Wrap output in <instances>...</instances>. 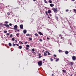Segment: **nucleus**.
I'll list each match as a JSON object with an SVG mask.
<instances>
[{
  "instance_id": "obj_35",
  "label": "nucleus",
  "mask_w": 76,
  "mask_h": 76,
  "mask_svg": "<svg viewBox=\"0 0 76 76\" xmlns=\"http://www.w3.org/2000/svg\"><path fill=\"white\" fill-rule=\"evenodd\" d=\"M19 35V34H16V36H18Z\"/></svg>"
},
{
  "instance_id": "obj_55",
  "label": "nucleus",
  "mask_w": 76,
  "mask_h": 76,
  "mask_svg": "<svg viewBox=\"0 0 76 76\" xmlns=\"http://www.w3.org/2000/svg\"><path fill=\"white\" fill-rule=\"evenodd\" d=\"M20 31V30H19V29L17 30V31Z\"/></svg>"
},
{
  "instance_id": "obj_24",
  "label": "nucleus",
  "mask_w": 76,
  "mask_h": 76,
  "mask_svg": "<svg viewBox=\"0 0 76 76\" xmlns=\"http://www.w3.org/2000/svg\"><path fill=\"white\" fill-rule=\"evenodd\" d=\"M29 40H30V41H32V38L30 37L29 38Z\"/></svg>"
},
{
  "instance_id": "obj_61",
  "label": "nucleus",
  "mask_w": 76,
  "mask_h": 76,
  "mask_svg": "<svg viewBox=\"0 0 76 76\" xmlns=\"http://www.w3.org/2000/svg\"><path fill=\"white\" fill-rule=\"evenodd\" d=\"M75 0H71V1H75Z\"/></svg>"
},
{
  "instance_id": "obj_62",
  "label": "nucleus",
  "mask_w": 76,
  "mask_h": 76,
  "mask_svg": "<svg viewBox=\"0 0 76 76\" xmlns=\"http://www.w3.org/2000/svg\"><path fill=\"white\" fill-rule=\"evenodd\" d=\"M16 30H15V32H16Z\"/></svg>"
},
{
  "instance_id": "obj_12",
  "label": "nucleus",
  "mask_w": 76,
  "mask_h": 76,
  "mask_svg": "<svg viewBox=\"0 0 76 76\" xmlns=\"http://www.w3.org/2000/svg\"><path fill=\"white\" fill-rule=\"evenodd\" d=\"M65 53L66 54H69V52L68 51H66L65 52Z\"/></svg>"
},
{
  "instance_id": "obj_8",
  "label": "nucleus",
  "mask_w": 76,
  "mask_h": 76,
  "mask_svg": "<svg viewBox=\"0 0 76 76\" xmlns=\"http://www.w3.org/2000/svg\"><path fill=\"white\" fill-rule=\"evenodd\" d=\"M38 33L39 34L41 35H43V34L42 33H41V32L40 31H39L38 32Z\"/></svg>"
},
{
  "instance_id": "obj_27",
  "label": "nucleus",
  "mask_w": 76,
  "mask_h": 76,
  "mask_svg": "<svg viewBox=\"0 0 76 76\" xmlns=\"http://www.w3.org/2000/svg\"><path fill=\"white\" fill-rule=\"evenodd\" d=\"M12 45H13V47H15V44L14 43H13L12 44Z\"/></svg>"
},
{
  "instance_id": "obj_41",
  "label": "nucleus",
  "mask_w": 76,
  "mask_h": 76,
  "mask_svg": "<svg viewBox=\"0 0 76 76\" xmlns=\"http://www.w3.org/2000/svg\"><path fill=\"white\" fill-rule=\"evenodd\" d=\"M32 51H35V49H34V48L33 49H32Z\"/></svg>"
},
{
  "instance_id": "obj_49",
  "label": "nucleus",
  "mask_w": 76,
  "mask_h": 76,
  "mask_svg": "<svg viewBox=\"0 0 76 76\" xmlns=\"http://www.w3.org/2000/svg\"><path fill=\"white\" fill-rule=\"evenodd\" d=\"M63 38H64V37H61V39H63Z\"/></svg>"
},
{
  "instance_id": "obj_40",
  "label": "nucleus",
  "mask_w": 76,
  "mask_h": 76,
  "mask_svg": "<svg viewBox=\"0 0 76 76\" xmlns=\"http://www.w3.org/2000/svg\"><path fill=\"white\" fill-rule=\"evenodd\" d=\"M41 57H42V56H39V58H41Z\"/></svg>"
},
{
  "instance_id": "obj_13",
  "label": "nucleus",
  "mask_w": 76,
  "mask_h": 76,
  "mask_svg": "<svg viewBox=\"0 0 76 76\" xmlns=\"http://www.w3.org/2000/svg\"><path fill=\"white\" fill-rule=\"evenodd\" d=\"M22 47L21 46H19V49H22Z\"/></svg>"
},
{
  "instance_id": "obj_48",
  "label": "nucleus",
  "mask_w": 76,
  "mask_h": 76,
  "mask_svg": "<svg viewBox=\"0 0 76 76\" xmlns=\"http://www.w3.org/2000/svg\"><path fill=\"white\" fill-rule=\"evenodd\" d=\"M9 25L10 26H12V24L11 23H10Z\"/></svg>"
},
{
  "instance_id": "obj_53",
  "label": "nucleus",
  "mask_w": 76,
  "mask_h": 76,
  "mask_svg": "<svg viewBox=\"0 0 76 76\" xmlns=\"http://www.w3.org/2000/svg\"><path fill=\"white\" fill-rule=\"evenodd\" d=\"M68 11H69V10H66V12H68Z\"/></svg>"
},
{
  "instance_id": "obj_16",
  "label": "nucleus",
  "mask_w": 76,
  "mask_h": 76,
  "mask_svg": "<svg viewBox=\"0 0 76 76\" xmlns=\"http://www.w3.org/2000/svg\"><path fill=\"white\" fill-rule=\"evenodd\" d=\"M9 46H10V47H11V46H12V43H9Z\"/></svg>"
},
{
  "instance_id": "obj_47",
  "label": "nucleus",
  "mask_w": 76,
  "mask_h": 76,
  "mask_svg": "<svg viewBox=\"0 0 76 76\" xmlns=\"http://www.w3.org/2000/svg\"><path fill=\"white\" fill-rule=\"evenodd\" d=\"M59 37H62V35L61 34H60L59 35Z\"/></svg>"
},
{
  "instance_id": "obj_39",
  "label": "nucleus",
  "mask_w": 76,
  "mask_h": 76,
  "mask_svg": "<svg viewBox=\"0 0 76 76\" xmlns=\"http://www.w3.org/2000/svg\"><path fill=\"white\" fill-rule=\"evenodd\" d=\"M5 23H6V24H7L8 23H9V22H7V21H5Z\"/></svg>"
},
{
  "instance_id": "obj_60",
  "label": "nucleus",
  "mask_w": 76,
  "mask_h": 76,
  "mask_svg": "<svg viewBox=\"0 0 76 76\" xmlns=\"http://www.w3.org/2000/svg\"><path fill=\"white\" fill-rule=\"evenodd\" d=\"M33 1H36V0H33Z\"/></svg>"
},
{
  "instance_id": "obj_29",
  "label": "nucleus",
  "mask_w": 76,
  "mask_h": 76,
  "mask_svg": "<svg viewBox=\"0 0 76 76\" xmlns=\"http://www.w3.org/2000/svg\"><path fill=\"white\" fill-rule=\"evenodd\" d=\"M73 10L74 11L75 13H76V9H74Z\"/></svg>"
},
{
  "instance_id": "obj_54",
  "label": "nucleus",
  "mask_w": 76,
  "mask_h": 76,
  "mask_svg": "<svg viewBox=\"0 0 76 76\" xmlns=\"http://www.w3.org/2000/svg\"><path fill=\"white\" fill-rule=\"evenodd\" d=\"M48 51H45V53H48Z\"/></svg>"
},
{
  "instance_id": "obj_30",
  "label": "nucleus",
  "mask_w": 76,
  "mask_h": 76,
  "mask_svg": "<svg viewBox=\"0 0 76 76\" xmlns=\"http://www.w3.org/2000/svg\"><path fill=\"white\" fill-rule=\"evenodd\" d=\"M29 34H26V36H27V37H28V36H29Z\"/></svg>"
},
{
  "instance_id": "obj_44",
  "label": "nucleus",
  "mask_w": 76,
  "mask_h": 76,
  "mask_svg": "<svg viewBox=\"0 0 76 76\" xmlns=\"http://www.w3.org/2000/svg\"><path fill=\"white\" fill-rule=\"evenodd\" d=\"M15 45H17V46H19V44H15Z\"/></svg>"
},
{
  "instance_id": "obj_43",
  "label": "nucleus",
  "mask_w": 76,
  "mask_h": 76,
  "mask_svg": "<svg viewBox=\"0 0 76 76\" xmlns=\"http://www.w3.org/2000/svg\"><path fill=\"white\" fill-rule=\"evenodd\" d=\"M21 42V44H23V42H21L20 41H19V42Z\"/></svg>"
},
{
  "instance_id": "obj_56",
  "label": "nucleus",
  "mask_w": 76,
  "mask_h": 76,
  "mask_svg": "<svg viewBox=\"0 0 76 76\" xmlns=\"http://www.w3.org/2000/svg\"><path fill=\"white\" fill-rule=\"evenodd\" d=\"M15 42H17V41H18L16 40H15Z\"/></svg>"
},
{
  "instance_id": "obj_20",
  "label": "nucleus",
  "mask_w": 76,
  "mask_h": 76,
  "mask_svg": "<svg viewBox=\"0 0 76 76\" xmlns=\"http://www.w3.org/2000/svg\"><path fill=\"white\" fill-rule=\"evenodd\" d=\"M35 35L37 37H38V34H37L36 33L35 34Z\"/></svg>"
},
{
  "instance_id": "obj_6",
  "label": "nucleus",
  "mask_w": 76,
  "mask_h": 76,
  "mask_svg": "<svg viewBox=\"0 0 76 76\" xmlns=\"http://www.w3.org/2000/svg\"><path fill=\"white\" fill-rule=\"evenodd\" d=\"M23 25L21 24V25H20V29H23Z\"/></svg>"
},
{
  "instance_id": "obj_26",
  "label": "nucleus",
  "mask_w": 76,
  "mask_h": 76,
  "mask_svg": "<svg viewBox=\"0 0 76 76\" xmlns=\"http://www.w3.org/2000/svg\"><path fill=\"white\" fill-rule=\"evenodd\" d=\"M39 40L41 42H42V39H39Z\"/></svg>"
},
{
  "instance_id": "obj_38",
  "label": "nucleus",
  "mask_w": 76,
  "mask_h": 76,
  "mask_svg": "<svg viewBox=\"0 0 76 76\" xmlns=\"http://www.w3.org/2000/svg\"><path fill=\"white\" fill-rule=\"evenodd\" d=\"M32 53H33V54H35V52H34V51H32Z\"/></svg>"
},
{
  "instance_id": "obj_17",
  "label": "nucleus",
  "mask_w": 76,
  "mask_h": 76,
  "mask_svg": "<svg viewBox=\"0 0 76 76\" xmlns=\"http://www.w3.org/2000/svg\"><path fill=\"white\" fill-rule=\"evenodd\" d=\"M44 1L45 3H46V4H48V2H47V1L46 0H44Z\"/></svg>"
},
{
  "instance_id": "obj_33",
  "label": "nucleus",
  "mask_w": 76,
  "mask_h": 76,
  "mask_svg": "<svg viewBox=\"0 0 76 76\" xmlns=\"http://www.w3.org/2000/svg\"><path fill=\"white\" fill-rule=\"evenodd\" d=\"M45 12L46 13V15H48V13H47V12L45 11Z\"/></svg>"
},
{
  "instance_id": "obj_18",
  "label": "nucleus",
  "mask_w": 76,
  "mask_h": 76,
  "mask_svg": "<svg viewBox=\"0 0 76 76\" xmlns=\"http://www.w3.org/2000/svg\"><path fill=\"white\" fill-rule=\"evenodd\" d=\"M59 60V58H57L56 60V61H58Z\"/></svg>"
},
{
  "instance_id": "obj_58",
  "label": "nucleus",
  "mask_w": 76,
  "mask_h": 76,
  "mask_svg": "<svg viewBox=\"0 0 76 76\" xmlns=\"http://www.w3.org/2000/svg\"><path fill=\"white\" fill-rule=\"evenodd\" d=\"M39 56H41V54H40V53L39 54Z\"/></svg>"
},
{
  "instance_id": "obj_28",
  "label": "nucleus",
  "mask_w": 76,
  "mask_h": 76,
  "mask_svg": "<svg viewBox=\"0 0 76 76\" xmlns=\"http://www.w3.org/2000/svg\"><path fill=\"white\" fill-rule=\"evenodd\" d=\"M7 31H4V33H7Z\"/></svg>"
},
{
  "instance_id": "obj_52",
  "label": "nucleus",
  "mask_w": 76,
  "mask_h": 76,
  "mask_svg": "<svg viewBox=\"0 0 76 76\" xmlns=\"http://www.w3.org/2000/svg\"><path fill=\"white\" fill-rule=\"evenodd\" d=\"M50 16H52V15H51L50 13H49Z\"/></svg>"
},
{
  "instance_id": "obj_37",
  "label": "nucleus",
  "mask_w": 76,
  "mask_h": 76,
  "mask_svg": "<svg viewBox=\"0 0 76 76\" xmlns=\"http://www.w3.org/2000/svg\"><path fill=\"white\" fill-rule=\"evenodd\" d=\"M24 44H28V42H24Z\"/></svg>"
},
{
  "instance_id": "obj_23",
  "label": "nucleus",
  "mask_w": 76,
  "mask_h": 76,
  "mask_svg": "<svg viewBox=\"0 0 76 76\" xmlns=\"http://www.w3.org/2000/svg\"><path fill=\"white\" fill-rule=\"evenodd\" d=\"M26 47H28V48H29L30 46H29V45H26Z\"/></svg>"
},
{
  "instance_id": "obj_10",
  "label": "nucleus",
  "mask_w": 76,
  "mask_h": 76,
  "mask_svg": "<svg viewBox=\"0 0 76 76\" xmlns=\"http://www.w3.org/2000/svg\"><path fill=\"white\" fill-rule=\"evenodd\" d=\"M50 7H53V6H54V4H50Z\"/></svg>"
},
{
  "instance_id": "obj_36",
  "label": "nucleus",
  "mask_w": 76,
  "mask_h": 76,
  "mask_svg": "<svg viewBox=\"0 0 76 76\" xmlns=\"http://www.w3.org/2000/svg\"><path fill=\"white\" fill-rule=\"evenodd\" d=\"M12 36H13V35L12 34H11L10 36V37H12Z\"/></svg>"
},
{
  "instance_id": "obj_4",
  "label": "nucleus",
  "mask_w": 76,
  "mask_h": 76,
  "mask_svg": "<svg viewBox=\"0 0 76 76\" xmlns=\"http://www.w3.org/2000/svg\"><path fill=\"white\" fill-rule=\"evenodd\" d=\"M72 58L73 60L74 61H75V60H76V57L73 56H72Z\"/></svg>"
},
{
  "instance_id": "obj_25",
  "label": "nucleus",
  "mask_w": 76,
  "mask_h": 76,
  "mask_svg": "<svg viewBox=\"0 0 76 76\" xmlns=\"http://www.w3.org/2000/svg\"><path fill=\"white\" fill-rule=\"evenodd\" d=\"M15 38H12V41H14V40H15Z\"/></svg>"
},
{
  "instance_id": "obj_46",
  "label": "nucleus",
  "mask_w": 76,
  "mask_h": 76,
  "mask_svg": "<svg viewBox=\"0 0 76 76\" xmlns=\"http://www.w3.org/2000/svg\"><path fill=\"white\" fill-rule=\"evenodd\" d=\"M47 39L48 40H49L50 39V38L48 37H47Z\"/></svg>"
},
{
  "instance_id": "obj_63",
  "label": "nucleus",
  "mask_w": 76,
  "mask_h": 76,
  "mask_svg": "<svg viewBox=\"0 0 76 76\" xmlns=\"http://www.w3.org/2000/svg\"><path fill=\"white\" fill-rule=\"evenodd\" d=\"M52 76H54V74H52Z\"/></svg>"
},
{
  "instance_id": "obj_51",
  "label": "nucleus",
  "mask_w": 76,
  "mask_h": 76,
  "mask_svg": "<svg viewBox=\"0 0 76 76\" xmlns=\"http://www.w3.org/2000/svg\"><path fill=\"white\" fill-rule=\"evenodd\" d=\"M26 50H29V48H26Z\"/></svg>"
},
{
  "instance_id": "obj_14",
  "label": "nucleus",
  "mask_w": 76,
  "mask_h": 76,
  "mask_svg": "<svg viewBox=\"0 0 76 76\" xmlns=\"http://www.w3.org/2000/svg\"><path fill=\"white\" fill-rule=\"evenodd\" d=\"M62 72H65V73H67V72H66V71L64 69H63L62 70Z\"/></svg>"
},
{
  "instance_id": "obj_34",
  "label": "nucleus",
  "mask_w": 76,
  "mask_h": 76,
  "mask_svg": "<svg viewBox=\"0 0 76 76\" xmlns=\"http://www.w3.org/2000/svg\"><path fill=\"white\" fill-rule=\"evenodd\" d=\"M48 55H49V56H50L51 55V54H50V53L49 52H48Z\"/></svg>"
},
{
  "instance_id": "obj_2",
  "label": "nucleus",
  "mask_w": 76,
  "mask_h": 76,
  "mask_svg": "<svg viewBox=\"0 0 76 76\" xmlns=\"http://www.w3.org/2000/svg\"><path fill=\"white\" fill-rule=\"evenodd\" d=\"M38 64L39 66H41L42 65V61H40L39 62H38Z\"/></svg>"
},
{
  "instance_id": "obj_7",
  "label": "nucleus",
  "mask_w": 76,
  "mask_h": 76,
  "mask_svg": "<svg viewBox=\"0 0 76 76\" xmlns=\"http://www.w3.org/2000/svg\"><path fill=\"white\" fill-rule=\"evenodd\" d=\"M27 32V31L26 30H24L23 31V32L24 34H25L26 33V32Z\"/></svg>"
},
{
  "instance_id": "obj_31",
  "label": "nucleus",
  "mask_w": 76,
  "mask_h": 76,
  "mask_svg": "<svg viewBox=\"0 0 76 76\" xmlns=\"http://www.w3.org/2000/svg\"><path fill=\"white\" fill-rule=\"evenodd\" d=\"M50 59L51 61H53V59L52 58H50Z\"/></svg>"
},
{
  "instance_id": "obj_5",
  "label": "nucleus",
  "mask_w": 76,
  "mask_h": 76,
  "mask_svg": "<svg viewBox=\"0 0 76 76\" xmlns=\"http://www.w3.org/2000/svg\"><path fill=\"white\" fill-rule=\"evenodd\" d=\"M4 26H6L7 28H10V27H9V25L4 24Z\"/></svg>"
},
{
  "instance_id": "obj_3",
  "label": "nucleus",
  "mask_w": 76,
  "mask_h": 76,
  "mask_svg": "<svg viewBox=\"0 0 76 76\" xmlns=\"http://www.w3.org/2000/svg\"><path fill=\"white\" fill-rule=\"evenodd\" d=\"M14 28H13L15 30H17V29H18L17 28H18V26H17V25H15L14 26Z\"/></svg>"
},
{
  "instance_id": "obj_32",
  "label": "nucleus",
  "mask_w": 76,
  "mask_h": 76,
  "mask_svg": "<svg viewBox=\"0 0 76 76\" xmlns=\"http://www.w3.org/2000/svg\"><path fill=\"white\" fill-rule=\"evenodd\" d=\"M6 35H10V33H7L6 34Z\"/></svg>"
},
{
  "instance_id": "obj_57",
  "label": "nucleus",
  "mask_w": 76,
  "mask_h": 76,
  "mask_svg": "<svg viewBox=\"0 0 76 76\" xmlns=\"http://www.w3.org/2000/svg\"><path fill=\"white\" fill-rule=\"evenodd\" d=\"M47 30H48L49 31V30H50V29H48V28H47Z\"/></svg>"
},
{
  "instance_id": "obj_22",
  "label": "nucleus",
  "mask_w": 76,
  "mask_h": 76,
  "mask_svg": "<svg viewBox=\"0 0 76 76\" xmlns=\"http://www.w3.org/2000/svg\"><path fill=\"white\" fill-rule=\"evenodd\" d=\"M7 15H10V12H8L7 13Z\"/></svg>"
},
{
  "instance_id": "obj_11",
  "label": "nucleus",
  "mask_w": 76,
  "mask_h": 76,
  "mask_svg": "<svg viewBox=\"0 0 76 76\" xmlns=\"http://www.w3.org/2000/svg\"><path fill=\"white\" fill-rule=\"evenodd\" d=\"M48 12L49 13H51V10H49L48 11Z\"/></svg>"
},
{
  "instance_id": "obj_21",
  "label": "nucleus",
  "mask_w": 76,
  "mask_h": 76,
  "mask_svg": "<svg viewBox=\"0 0 76 76\" xmlns=\"http://www.w3.org/2000/svg\"><path fill=\"white\" fill-rule=\"evenodd\" d=\"M49 3H52V1L51 0H49Z\"/></svg>"
},
{
  "instance_id": "obj_50",
  "label": "nucleus",
  "mask_w": 76,
  "mask_h": 76,
  "mask_svg": "<svg viewBox=\"0 0 76 76\" xmlns=\"http://www.w3.org/2000/svg\"><path fill=\"white\" fill-rule=\"evenodd\" d=\"M45 59H43V61H45Z\"/></svg>"
},
{
  "instance_id": "obj_42",
  "label": "nucleus",
  "mask_w": 76,
  "mask_h": 76,
  "mask_svg": "<svg viewBox=\"0 0 76 76\" xmlns=\"http://www.w3.org/2000/svg\"><path fill=\"white\" fill-rule=\"evenodd\" d=\"M56 18L57 19L56 20H57V19H58V17H56Z\"/></svg>"
},
{
  "instance_id": "obj_19",
  "label": "nucleus",
  "mask_w": 76,
  "mask_h": 76,
  "mask_svg": "<svg viewBox=\"0 0 76 76\" xmlns=\"http://www.w3.org/2000/svg\"><path fill=\"white\" fill-rule=\"evenodd\" d=\"M44 55L45 56H47V53H45V52H44Z\"/></svg>"
},
{
  "instance_id": "obj_59",
  "label": "nucleus",
  "mask_w": 76,
  "mask_h": 76,
  "mask_svg": "<svg viewBox=\"0 0 76 76\" xmlns=\"http://www.w3.org/2000/svg\"><path fill=\"white\" fill-rule=\"evenodd\" d=\"M70 45H72V43H70Z\"/></svg>"
},
{
  "instance_id": "obj_9",
  "label": "nucleus",
  "mask_w": 76,
  "mask_h": 76,
  "mask_svg": "<svg viewBox=\"0 0 76 76\" xmlns=\"http://www.w3.org/2000/svg\"><path fill=\"white\" fill-rule=\"evenodd\" d=\"M69 63L70 64V65H71V66H72V64H73V63L72 62H70Z\"/></svg>"
},
{
  "instance_id": "obj_15",
  "label": "nucleus",
  "mask_w": 76,
  "mask_h": 76,
  "mask_svg": "<svg viewBox=\"0 0 76 76\" xmlns=\"http://www.w3.org/2000/svg\"><path fill=\"white\" fill-rule=\"evenodd\" d=\"M62 51H62V50H58V52H59V53H61V52H62Z\"/></svg>"
},
{
  "instance_id": "obj_45",
  "label": "nucleus",
  "mask_w": 76,
  "mask_h": 76,
  "mask_svg": "<svg viewBox=\"0 0 76 76\" xmlns=\"http://www.w3.org/2000/svg\"><path fill=\"white\" fill-rule=\"evenodd\" d=\"M54 57H56L57 56L56 55H54Z\"/></svg>"
},
{
  "instance_id": "obj_64",
  "label": "nucleus",
  "mask_w": 76,
  "mask_h": 76,
  "mask_svg": "<svg viewBox=\"0 0 76 76\" xmlns=\"http://www.w3.org/2000/svg\"><path fill=\"white\" fill-rule=\"evenodd\" d=\"M54 59H56V58H54Z\"/></svg>"
},
{
  "instance_id": "obj_1",
  "label": "nucleus",
  "mask_w": 76,
  "mask_h": 76,
  "mask_svg": "<svg viewBox=\"0 0 76 76\" xmlns=\"http://www.w3.org/2000/svg\"><path fill=\"white\" fill-rule=\"evenodd\" d=\"M52 10H53V12H54L55 13H57V12H58V10H57V8H52Z\"/></svg>"
}]
</instances>
